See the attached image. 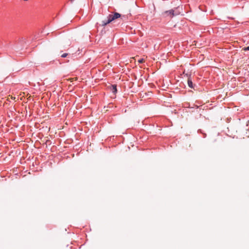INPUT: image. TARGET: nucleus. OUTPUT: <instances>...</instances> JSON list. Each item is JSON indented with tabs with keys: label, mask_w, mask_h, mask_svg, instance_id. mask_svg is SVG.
Returning <instances> with one entry per match:
<instances>
[{
	"label": "nucleus",
	"mask_w": 249,
	"mask_h": 249,
	"mask_svg": "<svg viewBox=\"0 0 249 249\" xmlns=\"http://www.w3.org/2000/svg\"><path fill=\"white\" fill-rule=\"evenodd\" d=\"M124 18V15H122L121 14L117 12H114L112 14H109L107 17V18H108L109 21H110V22L114 21L115 20L119 18H121L122 19H123Z\"/></svg>",
	"instance_id": "nucleus-1"
},
{
	"label": "nucleus",
	"mask_w": 249,
	"mask_h": 249,
	"mask_svg": "<svg viewBox=\"0 0 249 249\" xmlns=\"http://www.w3.org/2000/svg\"><path fill=\"white\" fill-rule=\"evenodd\" d=\"M162 15L164 17L169 16L170 18H172L175 15H178L177 13H175V11L173 9H171L170 10L166 11L162 13Z\"/></svg>",
	"instance_id": "nucleus-2"
},
{
	"label": "nucleus",
	"mask_w": 249,
	"mask_h": 249,
	"mask_svg": "<svg viewBox=\"0 0 249 249\" xmlns=\"http://www.w3.org/2000/svg\"><path fill=\"white\" fill-rule=\"evenodd\" d=\"M186 75L188 77L187 83L188 86L190 88L194 89L196 85L193 84L191 75L187 74Z\"/></svg>",
	"instance_id": "nucleus-3"
},
{
	"label": "nucleus",
	"mask_w": 249,
	"mask_h": 249,
	"mask_svg": "<svg viewBox=\"0 0 249 249\" xmlns=\"http://www.w3.org/2000/svg\"><path fill=\"white\" fill-rule=\"evenodd\" d=\"M110 90L112 92V93L116 94L117 92V86L116 85H111L110 86Z\"/></svg>",
	"instance_id": "nucleus-4"
},
{
	"label": "nucleus",
	"mask_w": 249,
	"mask_h": 249,
	"mask_svg": "<svg viewBox=\"0 0 249 249\" xmlns=\"http://www.w3.org/2000/svg\"><path fill=\"white\" fill-rule=\"evenodd\" d=\"M110 23H111L110 21H109L108 18H107V20H103L102 21V23L101 24V26L104 27V26H106L107 24H109Z\"/></svg>",
	"instance_id": "nucleus-5"
},
{
	"label": "nucleus",
	"mask_w": 249,
	"mask_h": 249,
	"mask_svg": "<svg viewBox=\"0 0 249 249\" xmlns=\"http://www.w3.org/2000/svg\"><path fill=\"white\" fill-rule=\"evenodd\" d=\"M68 55V54L67 53H64L62 54L61 55V56L63 58H65V57H67Z\"/></svg>",
	"instance_id": "nucleus-6"
},
{
	"label": "nucleus",
	"mask_w": 249,
	"mask_h": 249,
	"mask_svg": "<svg viewBox=\"0 0 249 249\" xmlns=\"http://www.w3.org/2000/svg\"><path fill=\"white\" fill-rule=\"evenodd\" d=\"M244 51H249V46L243 48Z\"/></svg>",
	"instance_id": "nucleus-7"
},
{
	"label": "nucleus",
	"mask_w": 249,
	"mask_h": 249,
	"mask_svg": "<svg viewBox=\"0 0 249 249\" xmlns=\"http://www.w3.org/2000/svg\"><path fill=\"white\" fill-rule=\"evenodd\" d=\"M143 61V59H141L140 60H138V62L140 63H142Z\"/></svg>",
	"instance_id": "nucleus-8"
},
{
	"label": "nucleus",
	"mask_w": 249,
	"mask_h": 249,
	"mask_svg": "<svg viewBox=\"0 0 249 249\" xmlns=\"http://www.w3.org/2000/svg\"><path fill=\"white\" fill-rule=\"evenodd\" d=\"M204 135H204V137H206V134H205Z\"/></svg>",
	"instance_id": "nucleus-9"
},
{
	"label": "nucleus",
	"mask_w": 249,
	"mask_h": 249,
	"mask_svg": "<svg viewBox=\"0 0 249 249\" xmlns=\"http://www.w3.org/2000/svg\"><path fill=\"white\" fill-rule=\"evenodd\" d=\"M73 0H71V1H72Z\"/></svg>",
	"instance_id": "nucleus-10"
}]
</instances>
